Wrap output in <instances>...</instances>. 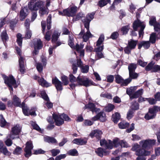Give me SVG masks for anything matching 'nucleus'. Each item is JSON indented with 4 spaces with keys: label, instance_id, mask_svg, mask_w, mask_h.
<instances>
[{
    "label": "nucleus",
    "instance_id": "1",
    "mask_svg": "<svg viewBox=\"0 0 160 160\" xmlns=\"http://www.w3.org/2000/svg\"><path fill=\"white\" fill-rule=\"evenodd\" d=\"M156 141L154 140H143L139 142V144H135L132 147V150L135 152V154L138 156H147L150 155L151 151L145 149H148L155 144Z\"/></svg>",
    "mask_w": 160,
    "mask_h": 160
},
{
    "label": "nucleus",
    "instance_id": "2",
    "mask_svg": "<svg viewBox=\"0 0 160 160\" xmlns=\"http://www.w3.org/2000/svg\"><path fill=\"white\" fill-rule=\"evenodd\" d=\"M69 80L71 82H74L76 81L77 82V84L72 83L70 85V87L72 89H73L75 86L78 85L83 86L86 87L91 85H97L85 76H79L76 79L73 75L70 74L69 75Z\"/></svg>",
    "mask_w": 160,
    "mask_h": 160
},
{
    "label": "nucleus",
    "instance_id": "3",
    "mask_svg": "<svg viewBox=\"0 0 160 160\" xmlns=\"http://www.w3.org/2000/svg\"><path fill=\"white\" fill-rule=\"evenodd\" d=\"M94 13H92L88 14L87 16L86 19L82 20V21L84 23V27L86 28L87 31L85 32V30H82L79 35L82 36L83 41L86 42L88 39L92 37V35L89 30V23L91 21L93 18Z\"/></svg>",
    "mask_w": 160,
    "mask_h": 160
},
{
    "label": "nucleus",
    "instance_id": "4",
    "mask_svg": "<svg viewBox=\"0 0 160 160\" xmlns=\"http://www.w3.org/2000/svg\"><path fill=\"white\" fill-rule=\"evenodd\" d=\"M56 126H59L62 125L64 122V121H69L71 119L66 114L63 113L61 115L53 114L52 117Z\"/></svg>",
    "mask_w": 160,
    "mask_h": 160
},
{
    "label": "nucleus",
    "instance_id": "5",
    "mask_svg": "<svg viewBox=\"0 0 160 160\" xmlns=\"http://www.w3.org/2000/svg\"><path fill=\"white\" fill-rule=\"evenodd\" d=\"M145 27V25L143 22H141L137 19L133 23V28L135 31H137L140 29L139 31V37L142 38L144 33L143 30Z\"/></svg>",
    "mask_w": 160,
    "mask_h": 160
},
{
    "label": "nucleus",
    "instance_id": "6",
    "mask_svg": "<svg viewBox=\"0 0 160 160\" xmlns=\"http://www.w3.org/2000/svg\"><path fill=\"white\" fill-rule=\"evenodd\" d=\"M3 78L5 83L9 87L10 90H13L12 87L14 88L17 87L16 80L12 76L10 75L8 77L4 75Z\"/></svg>",
    "mask_w": 160,
    "mask_h": 160
},
{
    "label": "nucleus",
    "instance_id": "7",
    "mask_svg": "<svg viewBox=\"0 0 160 160\" xmlns=\"http://www.w3.org/2000/svg\"><path fill=\"white\" fill-rule=\"evenodd\" d=\"M21 127L19 125H17L12 127V130L8 137L10 138L13 139L15 138H18V135L20 132Z\"/></svg>",
    "mask_w": 160,
    "mask_h": 160
},
{
    "label": "nucleus",
    "instance_id": "8",
    "mask_svg": "<svg viewBox=\"0 0 160 160\" xmlns=\"http://www.w3.org/2000/svg\"><path fill=\"white\" fill-rule=\"evenodd\" d=\"M16 50L18 55L19 56V64L20 72L22 73H24L25 70V66L24 64V58L21 56V50L20 48L18 47L16 48Z\"/></svg>",
    "mask_w": 160,
    "mask_h": 160
},
{
    "label": "nucleus",
    "instance_id": "9",
    "mask_svg": "<svg viewBox=\"0 0 160 160\" xmlns=\"http://www.w3.org/2000/svg\"><path fill=\"white\" fill-rule=\"evenodd\" d=\"M40 61L42 63L38 62L36 63V65L37 69L39 72H42L43 67H45L46 65L47 60L46 57L43 55L41 56L40 58Z\"/></svg>",
    "mask_w": 160,
    "mask_h": 160
},
{
    "label": "nucleus",
    "instance_id": "10",
    "mask_svg": "<svg viewBox=\"0 0 160 160\" xmlns=\"http://www.w3.org/2000/svg\"><path fill=\"white\" fill-rule=\"evenodd\" d=\"M44 4V2L42 1H38L35 3L31 1L28 3V5L30 10L36 11Z\"/></svg>",
    "mask_w": 160,
    "mask_h": 160
},
{
    "label": "nucleus",
    "instance_id": "11",
    "mask_svg": "<svg viewBox=\"0 0 160 160\" xmlns=\"http://www.w3.org/2000/svg\"><path fill=\"white\" fill-rule=\"evenodd\" d=\"M12 102L10 101L8 102L7 104L8 107H11L12 105H14L16 107H21L22 105V103L21 104V101L20 99L16 95L13 96L12 98Z\"/></svg>",
    "mask_w": 160,
    "mask_h": 160
},
{
    "label": "nucleus",
    "instance_id": "12",
    "mask_svg": "<svg viewBox=\"0 0 160 160\" xmlns=\"http://www.w3.org/2000/svg\"><path fill=\"white\" fill-rule=\"evenodd\" d=\"M147 71H151L152 72H156L160 71V66L155 64L152 62L149 63L145 68Z\"/></svg>",
    "mask_w": 160,
    "mask_h": 160
},
{
    "label": "nucleus",
    "instance_id": "13",
    "mask_svg": "<svg viewBox=\"0 0 160 160\" xmlns=\"http://www.w3.org/2000/svg\"><path fill=\"white\" fill-rule=\"evenodd\" d=\"M106 119V114L103 112H100L91 119V120L92 121H95L99 120L101 122H105Z\"/></svg>",
    "mask_w": 160,
    "mask_h": 160
},
{
    "label": "nucleus",
    "instance_id": "14",
    "mask_svg": "<svg viewBox=\"0 0 160 160\" xmlns=\"http://www.w3.org/2000/svg\"><path fill=\"white\" fill-rule=\"evenodd\" d=\"M33 146L32 142L31 141L27 142L26 144V147L24 149L25 152V156L28 158L31 155V150L33 148Z\"/></svg>",
    "mask_w": 160,
    "mask_h": 160
},
{
    "label": "nucleus",
    "instance_id": "15",
    "mask_svg": "<svg viewBox=\"0 0 160 160\" xmlns=\"http://www.w3.org/2000/svg\"><path fill=\"white\" fill-rule=\"evenodd\" d=\"M117 83L121 84L122 86H127L131 81V79L128 78L124 80L120 76L117 75L115 77Z\"/></svg>",
    "mask_w": 160,
    "mask_h": 160
},
{
    "label": "nucleus",
    "instance_id": "16",
    "mask_svg": "<svg viewBox=\"0 0 160 160\" xmlns=\"http://www.w3.org/2000/svg\"><path fill=\"white\" fill-rule=\"evenodd\" d=\"M41 94L42 98L44 100L45 104L48 108H51L52 107V104L50 101L49 98L46 92L44 91H42L41 92Z\"/></svg>",
    "mask_w": 160,
    "mask_h": 160
},
{
    "label": "nucleus",
    "instance_id": "17",
    "mask_svg": "<svg viewBox=\"0 0 160 160\" xmlns=\"http://www.w3.org/2000/svg\"><path fill=\"white\" fill-rule=\"evenodd\" d=\"M42 47V42L40 39H36L34 41V51L33 54L37 55L38 53V50L40 49Z\"/></svg>",
    "mask_w": 160,
    "mask_h": 160
},
{
    "label": "nucleus",
    "instance_id": "18",
    "mask_svg": "<svg viewBox=\"0 0 160 160\" xmlns=\"http://www.w3.org/2000/svg\"><path fill=\"white\" fill-rule=\"evenodd\" d=\"M77 10V8L76 6L71 7L70 9H67L63 10L64 14L68 16H73Z\"/></svg>",
    "mask_w": 160,
    "mask_h": 160
},
{
    "label": "nucleus",
    "instance_id": "19",
    "mask_svg": "<svg viewBox=\"0 0 160 160\" xmlns=\"http://www.w3.org/2000/svg\"><path fill=\"white\" fill-rule=\"evenodd\" d=\"M52 82L57 91H61L62 90L63 83L57 78L55 77L52 78Z\"/></svg>",
    "mask_w": 160,
    "mask_h": 160
},
{
    "label": "nucleus",
    "instance_id": "20",
    "mask_svg": "<svg viewBox=\"0 0 160 160\" xmlns=\"http://www.w3.org/2000/svg\"><path fill=\"white\" fill-rule=\"evenodd\" d=\"M104 40V36L103 35H101L97 42L96 45L98 47L95 49V51L96 52H101L103 50V46L102 45L100 47H99V46L103 42Z\"/></svg>",
    "mask_w": 160,
    "mask_h": 160
},
{
    "label": "nucleus",
    "instance_id": "21",
    "mask_svg": "<svg viewBox=\"0 0 160 160\" xmlns=\"http://www.w3.org/2000/svg\"><path fill=\"white\" fill-rule=\"evenodd\" d=\"M100 144L101 146L107 149H112L113 148L112 141L109 140L106 141L105 139H102L100 141Z\"/></svg>",
    "mask_w": 160,
    "mask_h": 160
},
{
    "label": "nucleus",
    "instance_id": "22",
    "mask_svg": "<svg viewBox=\"0 0 160 160\" xmlns=\"http://www.w3.org/2000/svg\"><path fill=\"white\" fill-rule=\"evenodd\" d=\"M35 79H38L39 84L43 87H48L51 86V84L47 82L43 78H40L36 76Z\"/></svg>",
    "mask_w": 160,
    "mask_h": 160
},
{
    "label": "nucleus",
    "instance_id": "23",
    "mask_svg": "<svg viewBox=\"0 0 160 160\" xmlns=\"http://www.w3.org/2000/svg\"><path fill=\"white\" fill-rule=\"evenodd\" d=\"M102 133V131L99 129H96L92 131L90 134V136L92 138L95 137L98 139L101 138Z\"/></svg>",
    "mask_w": 160,
    "mask_h": 160
},
{
    "label": "nucleus",
    "instance_id": "24",
    "mask_svg": "<svg viewBox=\"0 0 160 160\" xmlns=\"http://www.w3.org/2000/svg\"><path fill=\"white\" fill-rule=\"evenodd\" d=\"M28 15V9L26 8H22L19 14L20 19L21 21H23Z\"/></svg>",
    "mask_w": 160,
    "mask_h": 160
},
{
    "label": "nucleus",
    "instance_id": "25",
    "mask_svg": "<svg viewBox=\"0 0 160 160\" xmlns=\"http://www.w3.org/2000/svg\"><path fill=\"white\" fill-rule=\"evenodd\" d=\"M87 139L86 138H76L73 140L72 142L73 143L82 145L85 144L87 142Z\"/></svg>",
    "mask_w": 160,
    "mask_h": 160
},
{
    "label": "nucleus",
    "instance_id": "26",
    "mask_svg": "<svg viewBox=\"0 0 160 160\" xmlns=\"http://www.w3.org/2000/svg\"><path fill=\"white\" fill-rule=\"evenodd\" d=\"M96 153L100 157H102L103 155H107L109 154V152L106 150H103L101 148H99L95 150Z\"/></svg>",
    "mask_w": 160,
    "mask_h": 160
},
{
    "label": "nucleus",
    "instance_id": "27",
    "mask_svg": "<svg viewBox=\"0 0 160 160\" xmlns=\"http://www.w3.org/2000/svg\"><path fill=\"white\" fill-rule=\"evenodd\" d=\"M84 108V109L88 108L92 112H96L99 110V109L95 108L94 104L92 103H90L88 104L85 105Z\"/></svg>",
    "mask_w": 160,
    "mask_h": 160
},
{
    "label": "nucleus",
    "instance_id": "28",
    "mask_svg": "<svg viewBox=\"0 0 160 160\" xmlns=\"http://www.w3.org/2000/svg\"><path fill=\"white\" fill-rule=\"evenodd\" d=\"M150 46V44L149 41H143L140 42L138 44V48L140 49L142 47L145 49H148Z\"/></svg>",
    "mask_w": 160,
    "mask_h": 160
},
{
    "label": "nucleus",
    "instance_id": "29",
    "mask_svg": "<svg viewBox=\"0 0 160 160\" xmlns=\"http://www.w3.org/2000/svg\"><path fill=\"white\" fill-rule=\"evenodd\" d=\"M48 122L50 123L47 127V128L48 130H51L54 128L55 125L53 124L54 123V120L51 117H49L47 119Z\"/></svg>",
    "mask_w": 160,
    "mask_h": 160
},
{
    "label": "nucleus",
    "instance_id": "30",
    "mask_svg": "<svg viewBox=\"0 0 160 160\" xmlns=\"http://www.w3.org/2000/svg\"><path fill=\"white\" fill-rule=\"evenodd\" d=\"M143 92V89H141L138 90L137 92L134 93L132 96H131V99L134 98H138L139 96H141Z\"/></svg>",
    "mask_w": 160,
    "mask_h": 160
},
{
    "label": "nucleus",
    "instance_id": "31",
    "mask_svg": "<svg viewBox=\"0 0 160 160\" xmlns=\"http://www.w3.org/2000/svg\"><path fill=\"white\" fill-rule=\"evenodd\" d=\"M137 43V41L131 39L128 41V45L131 49H133L135 48Z\"/></svg>",
    "mask_w": 160,
    "mask_h": 160
},
{
    "label": "nucleus",
    "instance_id": "32",
    "mask_svg": "<svg viewBox=\"0 0 160 160\" xmlns=\"http://www.w3.org/2000/svg\"><path fill=\"white\" fill-rule=\"evenodd\" d=\"M60 32H59L57 31H55L53 33L52 36V42L53 43L57 41L58 38L60 36Z\"/></svg>",
    "mask_w": 160,
    "mask_h": 160
},
{
    "label": "nucleus",
    "instance_id": "33",
    "mask_svg": "<svg viewBox=\"0 0 160 160\" xmlns=\"http://www.w3.org/2000/svg\"><path fill=\"white\" fill-rule=\"evenodd\" d=\"M44 141L48 143H55L57 142L56 139L54 138L48 136L44 137Z\"/></svg>",
    "mask_w": 160,
    "mask_h": 160
},
{
    "label": "nucleus",
    "instance_id": "34",
    "mask_svg": "<svg viewBox=\"0 0 160 160\" xmlns=\"http://www.w3.org/2000/svg\"><path fill=\"white\" fill-rule=\"evenodd\" d=\"M136 87H131L129 88H128L127 89V93L129 95L130 98L131 99V96H132L133 93L135 90L137 89Z\"/></svg>",
    "mask_w": 160,
    "mask_h": 160
},
{
    "label": "nucleus",
    "instance_id": "35",
    "mask_svg": "<svg viewBox=\"0 0 160 160\" xmlns=\"http://www.w3.org/2000/svg\"><path fill=\"white\" fill-rule=\"evenodd\" d=\"M22 107L23 114L26 116H28L29 115V112L28 108L27 106H25V104L24 102L22 103V105L21 107Z\"/></svg>",
    "mask_w": 160,
    "mask_h": 160
},
{
    "label": "nucleus",
    "instance_id": "36",
    "mask_svg": "<svg viewBox=\"0 0 160 160\" xmlns=\"http://www.w3.org/2000/svg\"><path fill=\"white\" fill-rule=\"evenodd\" d=\"M159 107L157 106H154L150 108L149 109V111L151 113H152L155 116L156 115V113L159 111Z\"/></svg>",
    "mask_w": 160,
    "mask_h": 160
},
{
    "label": "nucleus",
    "instance_id": "37",
    "mask_svg": "<svg viewBox=\"0 0 160 160\" xmlns=\"http://www.w3.org/2000/svg\"><path fill=\"white\" fill-rule=\"evenodd\" d=\"M129 126V123L125 121H122L118 124L119 128L122 129L126 128Z\"/></svg>",
    "mask_w": 160,
    "mask_h": 160
},
{
    "label": "nucleus",
    "instance_id": "38",
    "mask_svg": "<svg viewBox=\"0 0 160 160\" xmlns=\"http://www.w3.org/2000/svg\"><path fill=\"white\" fill-rule=\"evenodd\" d=\"M43 5L41 6V8H39V13L41 15H42L45 14H47L48 12V10L47 8L43 7Z\"/></svg>",
    "mask_w": 160,
    "mask_h": 160
},
{
    "label": "nucleus",
    "instance_id": "39",
    "mask_svg": "<svg viewBox=\"0 0 160 160\" xmlns=\"http://www.w3.org/2000/svg\"><path fill=\"white\" fill-rule=\"evenodd\" d=\"M112 143L113 146L115 147H117L119 145H120L121 140L118 138H115L112 141Z\"/></svg>",
    "mask_w": 160,
    "mask_h": 160
},
{
    "label": "nucleus",
    "instance_id": "40",
    "mask_svg": "<svg viewBox=\"0 0 160 160\" xmlns=\"http://www.w3.org/2000/svg\"><path fill=\"white\" fill-rule=\"evenodd\" d=\"M120 114L118 112H116L112 115L113 121L115 123H117L120 119Z\"/></svg>",
    "mask_w": 160,
    "mask_h": 160
},
{
    "label": "nucleus",
    "instance_id": "41",
    "mask_svg": "<svg viewBox=\"0 0 160 160\" xmlns=\"http://www.w3.org/2000/svg\"><path fill=\"white\" fill-rule=\"evenodd\" d=\"M69 45L72 48H75V45L74 43V39L72 36H69V39L68 41Z\"/></svg>",
    "mask_w": 160,
    "mask_h": 160
},
{
    "label": "nucleus",
    "instance_id": "42",
    "mask_svg": "<svg viewBox=\"0 0 160 160\" xmlns=\"http://www.w3.org/2000/svg\"><path fill=\"white\" fill-rule=\"evenodd\" d=\"M1 37L3 42L6 41L8 39V35L6 31H4L2 32Z\"/></svg>",
    "mask_w": 160,
    "mask_h": 160
},
{
    "label": "nucleus",
    "instance_id": "43",
    "mask_svg": "<svg viewBox=\"0 0 160 160\" xmlns=\"http://www.w3.org/2000/svg\"><path fill=\"white\" fill-rule=\"evenodd\" d=\"M0 152L2 153L5 155L9 156L11 154V152L8 150L7 148L5 146L0 151Z\"/></svg>",
    "mask_w": 160,
    "mask_h": 160
},
{
    "label": "nucleus",
    "instance_id": "44",
    "mask_svg": "<svg viewBox=\"0 0 160 160\" xmlns=\"http://www.w3.org/2000/svg\"><path fill=\"white\" fill-rule=\"evenodd\" d=\"M7 122L3 118L2 114L0 115V126L1 127H4L6 125Z\"/></svg>",
    "mask_w": 160,
    "mask_h": 160
},
{
    "label": "nucleus",
    "instance_id": "45",
    "mask_svg": "<svg viewBox=\"0 0 160 160\" xmlns=\"http://www.w3.org/2000/svg\"><path fill=\"white\" fill-rule=\"evenodd\" d=\"M156 34L155 33H152L150 35L149 40L152 43H155L156 40Z\"/></svg>",
    "mask_w": 160,
    "mask_h": 160
},
{
    "label": "nucleus",
    "instance_id": "46",
    "mask_svg": "<svg viewBox=\"0 0 160 160\" xmlns=\"http://www.w3.org/2000/svg\"><path fill=\"white\" fill-rule=\"evenodd\" d=\"M114 108V105L111 104H109L105 107V110L107 112H110L113 110Z\"/></svg>",
    "mask_w": 160,
    "mask_h": 160
},
{
    "label": "nucleus",
    "instance_id": "47",
    "mask_svg": "<svg viewBox=\"0 0 160 160\" xmlns=\"http://www.w3.org/2000/svg\"><path fill=\"white\" fill-rule=\"evenodd\" d=\"M155 116L148 111V112L145 116L144 118L146 120H148L153 118Z\"/></svg>",
    "mask_w": 160,
    "mask_h": 160
},
{
    "label": "nucleus",
    "instance_id": "48",
    "mask_svg": "<svg viewBox=\"0 0 160 160\" xmlns=\"http://www.w3.org/2000/svg\"><path fill=\"white\" fill-rule=\"evenodd\" d=\"M17 42L18 45L21 46L22 45V35L20 33H18L17 34Z\"/></svg>",
    "mask_w": 160,
    "mask_h": 160
},
{
    "label": "nucleus",
    "instance_id": "49",
    "mask_svg": "<svg viewBox=\"0 0 160 160\" xmlns=\"http://www.w3.org/2000/svg\"><path fill=\"white\" fill-rule=\"evenodd\" d=\"M136 68V64L133 63L130 64L128 67L129 73L132 72H134Z\"/></svg>",
    "mask_w": 160,
    "mask_h": 160
},
{
    "label": "nucleus",
    "instance_id": "50",
    "mask_svg": "<svg viewBox=\"0 0 160 160\" xmlns=\"http://www.w3.org/2000/svg\"><path fill=\"white\" fill-rule=\"evenodd\" d=\"M61 79L62 82V83L64 85H66L68 83V77L64 75L62 76L61 77Z\"/></svg>",
    "mask_w": 160,
    "mask_h": 160
},
{
    "label": "nucleus",
    "instance_id": "51",
    "mask_svg": "<svg viewBox=\"0 0 160 160\" xmlns=\"http://www.w3.org/2000/svg\"><path fill=\"white\" fill-rule=\"evenodd\" d=\"M30 123L33 128L38 131H41V129L36 123L33 121H31Z\"/></svg>",
    "mask_w": 160,
    "mask_h": 160
},
{
    "label": "nucleus",
    "instance_id": "52",
    "mask_svg": "<svg viewBox=\"0 0 160 160\" xmlns=\"http://www.w3.org/2000/svg\"><path fill=\"white\" fill-rule=\"evenodd\" d=\"M32 33L31 30L29 29V28L27 29L25 38L26 39H30L32 36Z\"/></svg>",
    "mask_w": 160,
    "mask_h": 160
},
{
    "label": "nucleus",
    "instance_id": "53",
    "mask_svg": "<svg viewBox=\"0 0 160 160\" xmlns=\"http://www.w3.org/2000/svg\"><path fill=\"white\" fill-rule=\"evenodd\" d=\"M51 15L49 14L47 19V28L48 29H49L51 28Z\"/></svg>",
    "mask_w": 160,
    "mask_h": 160
},
{
    "label": "nucleus",
    "instance_id": "54",
    "mask_svg": "<svg viewBox=\"0 0 160 160\" xmlns=\"http://www.w3.org/2000/svg\"><path fill=\"white\" fill-rule=\"evenodd\" d=\"M81 72L83 73H86L89 70V66L88 65L82 66L81 67Z\"/></svg>",
    "mask_w": 160,
    "mask_h": 160
},
{
    "label": "nucleus",
    "instance_id": "55",
    "mask_svg": "<svg viewBox=\"0 0 160 160\" xmlns=\"http://www.w3.org/2000/svg\"><path fill=\"white\" fill-rule=\"evenodd\" d=\"M129 29V26H126L123 27L121 29V31H122L123 34H126Z\"/></svg>",
    "mask_w": 160,
    "mask_h": 160
},
{
    "label": "nucleus",
    "instance_id": "56",
    "mask_svg": "<svg viewBox=\"0 0 160 160\" xmlns=\"http://www.w3.org/2000/svg\"><path fill=\"white\" fill-rule=\"evenodd\" d=\"M10 22V21L8 20L7 18H4L1 19L0 22V27H2L5 23H8Z\"/></svg>",
    "mask_w": 160,
    "mask_h": 160
},
{
    "label": "nucleus",
    "instance_id": "57",
    "mask_svg": "<svg viewBox=\"0 0 160 160\" xmlns=\"http://www.w3.org/2000/svg\"><path fill=\"white\" fill-rule=\"evenodd\" d=\"M149 24L151 26H153L156 23H158L156 21V19L155 17L152 16L150 19Z\"/></svg>",
    "mask_w": 160,
    "mask_h": 160
},
{
    "label": "nucleus",
    "instance_id": "58",
    "mask_svg": "<svg viewBox=\"0 0 160 160\" xmlns=\"http://www.w3.org/2000/svg\"><path fill=\"white\" fill-rule=\"evenodd\" d=\"M153 26L155 31L158 32V34H160V24L158 22L154 25Z\"/></svg>",
    "mask_w": 160,
    "mask_h": 160
},
{
    "label": "nucleus",
    "instance_id": "59",
    "mask_svg": "<svg viewBox=\"0 0 160 160\" xmlns=\"http://www.w3.org/2000/svg\"><path fill=\"white\" fill-rule=\"evenodd\" d=\"M129 78L131 79V80L132 79H135L137 78L138 75L137 73H135L134 72H129Z\"/></svg>",
    "mask_w": 160,
    "mask_h": 160
},
{
    "label": "nucleus",
    "instance_id": "60",
    "mask_svg": "<svg viewBox=\"0 0 160 160\" xmlns=\"http://www.w3.org/2000/svg\"><path fill=\"white\" fill-rule=\"evenodd\" d=\"M22 152V148L19 147H17L13 151V154L16 155H19Z\"/></svg>",
    "mask_w": 160,
    "mask_h": 160
},
{
    "label": "nucleus",
    "instance_id": "61",
    "mask_svg": "<svg viewBox=\"0 0 160 160\" xmlns=\"http://www.w3.org/2000/svg\"><path fill=\"white\" fill-rule=\"evenodd\" d=\"M84 47V44H81L80 45L78 44H76V46H75V48L76 49L77 51H80L82 50L83 49V48Z\"/></svg>",
    "mask_w": 160,
    "mask_h": 160
},
{
    "label": "nucleus",
    "instance_id": "62",
    "mask_svg": "<svg viewBox=\"0 0 160 160\" xmlns=\"http://www.w3.org/2000/svg\"><path fill=\"white\" fill-rule=\"evenodd\" d=\"M138 109L139 105L137 103L135 102L132 104L131 106V110H132L133 111H134V110H137Z\"/></svg>",
    "mask_w": 160,
    "mask_h": 160
},
{
    "label": "nucleus",
    "instance_id": "63",
    "mask_svg": "<svg viewBox=\"0 0 160 160\" xmlns=\"http://www.w3.org/2000/svg\"><path fill=\"white\" fill-rule=\"evenodd\" d=\"M133 111L132 110L130 109L129 110L127 114V118L128 119H130L133 117Z\"/></svg>",
    "mask_w": 160,
    "mask_h": 160
},
{
    "label": "nucleus",
    "instance_id": "64",
    "mask_svg": "<svg viewBox=\"0 0 160 160\" xmlns=\"http://www.w3.org/2000/svg\"><path fill=\"white\" fill-rule=\"evenodd\" d=\"M8 135L7 137V139L5 141V143L8 146H11L12 143V141L9 138Z\"/></svg>",
    "mask_w": 160,
    "mask_h": 160
}]
</instances>
